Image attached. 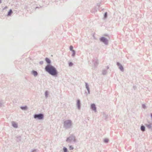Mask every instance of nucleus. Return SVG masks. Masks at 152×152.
Wrapping results in <instances>:
<instances>
[{
	"label": "nucleus",
	"mask_w": 152,
	"mask_h": 152,
	"mask_svg": "<svg viewBox=\"0 0 152 152\" xmlns=\"http://www.w3.org/2000/svg\"><path fill=\"white\" fill-rule=\"evenodd\" d=\"M107 12H105V13L104 15V18H106L107 17Z\"/></svg>",
	"instance_id": "16"
},
{
	"label": "nucleus",
	"mask_w": 152,
	"mask_h": 152,
	"mask_svg": "<svg viewBox=\"0 0 152 152\" xmlns=\"http://www.w3.org/2000/svg\"><path fill=\"white\" fill-rule=\"evenodd\" d=\"M73 64L72 62H70L69 63V66H71Z\"/></svg>",
	"instance_id": "19"
},
{
	"label": "nucleus",
	"mask_w": 152,
	"mask_h": 152,
	"mask_svg": "<svg viewBox=\"0 0 152 152\" xmlns=\"http://www.w3.org/2000/svg\"><path fill=\"white\" fill-rule=\"evenodd\" d=\"M34 117L35 118H37L39 119H42L43 117V115L42 114L35 115Z\"/></svg>",
	"instance_id": "2"
},
{
	"label": "nucleus",
	"mask_w": 152,
	"mask_h": 152,
	"mask_svg": "<svg viewBox=\"0 0 152 152\" xmlns=\"http://www.w3.org/2000/svg\"><path fill=\"white\" fill-rule=\"evenodd\" d=\"M12 13V11L11 10H10L8 12L7 16H10Z\"/></svg>",
	"instance_id": "9"
},
{
	"label": "nucleus",
	"mask_w": 152,
	"mask_h": 152,
	"mask_svg": "<svg viewBox=\"0 0 152 152\" xmlns=\"http://www.w3.org/2000/svg\"><path fill=\"white\" fill-rule=\"evenodd\" d=\"M45 61L48 64H50V61L48 58H46Z\"/></svg>",
	"instance_id": "7"
},
{
	"label": "nucleus",
	"mask_w": 152,
	"mask_h": 152,
	"mask_svg": "<svg viewBox=\"0 0 152 152\" xmlns=\"http://www.w3.org/2000/svg\"><path fill=\"white\" fill-rule=\"evenodd\" d=\"M63 150L64 152H67V149L65 147L64 148Z\"/></svg>",
	"instance_id": "12"
},
{
	"label": "nucleus",
	"mask_w": 152,
	"mask_h": 152,
	"mask_svg": "<svg viewBox=\"0 0 152 152\" xmlns=\"http://www.w3.org/2000/svg\"><path fill=\"white\" fill-rule=\"evenodd\" d=\"M91 109L95 112L96 111V107H95V105L94 104H92L91 105Z\"/></svg>",
	"instance_id": "5"
},
{
	"label": "nucleus",
	"mask_w": 152,
	"mask_h": 152,
	"mask_svg": "<svg viewBox=\"0 0 152 152\" xmlns=\"http://www.w3.org/2000/svg\"><path fill=\"white\" fill-rule=\"evenodd\" d=\"M32 73L34 76H36L37 75V72L35 71H33L32 72Z\"/></svg>",
	"instance_id": "10"
},
{
	"label": "nucleus",
	"mask_w": 152,
	"mask_h": 152,
	"mask_svg": "<svg viewBox=\"0 0 152 152\" xmlns=\"http://www.w3.org/2000/svg\"><path fill=\"white\" fill-rule=\"evenodd\" d=\"M45 69L46 71L52 75H55L57 74V71L55 68L50 65L47 66Z\"/></svg>",
	"instance_id": "1"
},
{
	"label": "nucleus",
	"mask_w": 152,
	"mask_h": 152,
	"mask_svg": "<svg viewBox=\"0 0 152 152\" xmlns=\"http://www.w3.org/2000/svg\"><path fill=\"white\" fill-rule=\"evenodd\" d=\"M64 124L65 126H70L71 125V121L69 120H66L64 122Z\"/></svg>",
	"instance_id": "3"
},
{
	"label": "nucleus",
	"mask_w": 152,
	"mask_h": 152,
	"mask_svg": "<svg viewBox=\"0 0 152 152\" xmlns=\"http://www.w3.org/2000/svg\"><path fill=\"white\" fill-rule=\"evenodd\" d=\"M72 56H74L75 55V51L74 50H72Z\"/></svg>",
	"instance_id": "14"
},
{
	"label": "nucleus",
	"mask_w": 152,
	"mask_h": 152,
	"mask_svg": "<svg viewBox=\"0 0 152 152\" xmlns=\"http://www.w3.org/2000/svg\"><path fill=\"white\" fill-rule=\"evenodd\" d=\"M118 65L119 66V69L122 71H123V66H121V65H120L119 63H118Z\"/></svg>",
	"instance_id": "8"
},
{
	"label": "nucleus",
	"mask_w": 152,
	"mask_h": 152,
	"mask_svg": "<svg viewBox=\"0 0 152 152\" xmlns=\"http://www.w3.org/2000/svg\"><path fill=\"white\" fill-rule=\"evenodd\" d=\"M21 108L22 109H25L26 108V107L25 106V107H21Z\"/></svg>",
	"instance_id": "18"
},
{
	"label": "nucleus",
	"mask_w": 152,
	"mask_h": 152,
	"mask_svg": "<svg viewBox=\"0 0 152 152\" xmlns=\"http://www.w3.org/2000/svg\"><path fill=\"white\" fill-rule=\"evenodd\" d=\"M68 139H67V141H68Z\"/></svg>",
	"instance_id": "22"
},
{
	"label": "nucleus",
	"mask_w": 152,
	"mask_h": 152,
	"mask_svg": "<svg viewBox=\"0 0 152 152\" xmlns=\"http://www.w3.org/2000/svg\"><path fill=\"white\" fill-rule=\"evenodd\" d=\"M144 105H143V107H144Z\"/></svg>",
	"instance_id": "23"
},
{
	"label": "nucleus",
	"mask_w": 152,
	"mask_h": 152,
	"mask_svg": "<svg viewBox=\"0 0 152 152\" xmlns=\"http://www.w3.org/2000/svg\"><path fill=\"white\" fill-rule=\"evenodd\" d=\"M80 103V101L79 100H77V105L78 106H79V105Z\"/></svg>",
	"instance_id": "20"
},
{
	"label": "nucleus",
	"mask_w": 152,
	"mask_h": 152,
	"mask_svg": "<svg viewBox=\"0 0 152 152\" xmlns=\"http://www.w3.org/2000/svg\"><path fill=\"white\" fill-rule=\"evenodd\" d=\"M69 149L70 150H73V148L72 147V146H70L69 147Z\"/></svg>",
	"instance_id": "15"
},
{
	"label": "nucleus",
	"mask_w": 152,
	"mask_h": 152,
	"mask_svg": "<svg viewBox=\"0 0 152 152\" xmlns=\"http://www.w3.org/2000/svg\"><path fill=\"white\" fill-rule=\"evenodd\" d=\"M141 129V130L143 131L145 130V127L144 126H142Z\"/></svg>",
	"instance_id": "11"
},
{
	"label": "nucleus",
	"mask_w": 152,
	"mask_h": 152,
	"mask_svg": "<svg viewBox=\"0 0 152 152\" xmlns=\"http://www.w3.org/2000/svg\"><path fill=\"white\" fill-rule=\"evenodd\" d=\"M100 40L102 42H103L105 44H107V40L104 37H102L101 38Z\"/></svg>",
	"instance_id": "4"
},
{
	"label": "nucleus",
	"mask_w": 152,
	"mask_h": 152,
	"mask_svg": "<svg viewBox=\"0 0 152 152\" xmlns=\"http://www.w3.org/2000/svg\"><path fill=\"white\" fill-rule=\"evenodd\" d=\"M70 50L71 51H72V50H73V47L72 46H70Z\"/></svg>",
	"instance_id": "13"
},
{
	"label": "nucleus",
	"mask_w": 152,
	"mask_h": 152,
	"mask_svg": "<svg viewBox=\"0 0 152 152\" xmlns=\"http://www.w3.org/2000/svg\"><path fill=\"white\" fill-rule=\"evenodd\" d=\"M1 2V0H0V3Z\"/></svg>",
	"instance_id": "21"
},
{
	"label": "nucleus",
	"mask_w": 152,
	"mask_h": 152,
	"mask_svg": "<svg viewBox=\"0 0 152 152\" xmlns=\"http://www.w3.org/2000/svg\"><path fill=\"white\" fill-rule=\"evenodd\" d=\"M12 125L15 128H17L18 127L17 124L15 122H12Z\"/></svg>",
	"instance_id": "6"
},
{
	"label": "nucleus",
	"mask_w": 152,
	"mask_h": 152,
	"mask_svg": "<svg viewBox=\"0 0 152 152\" xmlns=\"http://www.w3.org/2000/svg\"><path fill=\"white\" fill-rule=\"evenodd\" d=\"M108 140L107 139H105L104 140V141L105 142H108Z\"/></svg>",
	"instance_id": "17"
}]
</instances>
